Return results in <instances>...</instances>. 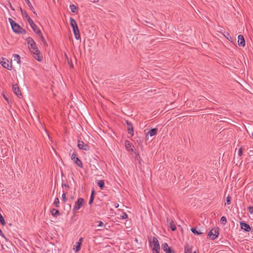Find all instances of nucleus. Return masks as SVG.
<instances>
[{"mask_svg": "<svg viewBox=\"0 0 253 253\" xmlns=\"http://www.w3.org/2000/svg\"><path fill=\"white\" fill-rule=\"evenodd\" d=\"M26 41L29 45V49L34 55V58L38 61H41L42 55L40 51L39 50L36 42L31 37H28Z\"/></svg>", "mask_w": 253, "mask_h": 253, "instance_id": "f257e3e1", "label": "nucleus"}, {"mask_svg": "<svg viewBox=\"0 0 253 253\" xmlns=\"http://www.w3.org/2000/svg\"><path fill=\"white\" fill-rule=\"evenodd\" d=\"M9 22L10 23L13 32L18 34H25V30L22 28L18 24L14 22L11 18H9Z\"/></svg>", "mask_w": 253, "mask_h": 253, "instance_id": "f03ea898", "label": "nucleus"}, {"mask_svg": "<svg viewBox=\"0 0 253 253\" xmlns=\"http://www.w3.org/2000/svg\"><path fill=\"white\" fill-rule=\"evenodd\" d=\"M70 24L73 28L75 38L79 40L80 38V34L76 21L73 18H70Z\"/></svg>", "mask_w": 253, "mask_h": 253, "instance_id": "7ed1b4c3", "label": "nucleus"}, {"mask_svg": "<svg viewBox=\"0 0 253 253\" xmlns=\"http://www.w3.org/2000/svg\"><path fill=\"white\" fill-rule=\"evenodd\" d=\"M29 21V24L32 29H33V30L34 31L35 33L39 35L42 41L43 42H45V40L40 30L37 27V25L34 23L32 20H30Z\"/></svg>", "mask_w": 253, "mask_h": 253, "instance_id": "20e7f679", "label": "nucleus"}, {"mask_svg": "<svg viewBox=\"0 0 253 253\" xmlns=\"http://www.w3.org/2000/svg\"><path fill=\"white\" fill-rule=\"evenodd\" d=\"M84 200L82 198H78L77 201L75 202V206L73 209V212L76 213L77 211L83 206Z\"/></svg>", "mask_w": 253, "mask_h": 253, "instance_id": "39448f33", "label": "nucleus"}, {"mask_svg": "<svg viewBox=\"0 0 253 253\" xmlns=\"http://www.w3.org/2000/svg\"><path fill=\"white\" fill-rule=\"evenodd\" d=\"M0 64L5 68L11 70L12 69V65L9 61L5 58H1L0 59Z\"/></svg>", "mask_w": 253, "mask_h": 253, "instance_id": "423d86ee", "label": "nucleus"}, {"mask_svg": "<svg viewBox=\"0 0 253 253\" xmlns=\"http://www.w3.org/2000/svg\"><path fill=\"white\" fill-rule=\"evenodd\" d=\"M153 247L152 249L153 253H154V252H160V247L159 243L158 242L157 238L155 237H154L153 238Z\"/></svg>", "mask_w": 253, "mask_h": 253, "instance_id": "0eeeda50", "label": "nucleus"}, {"mask_svg": "<svg viewBox=\"0 0 253 253\" xmlns=\"http://www.w3.org/2000/svg\"><path fill=\"white\" fill-rule=\"evenodd\" d=\"M219 235L217 229H212L208 233V236L211 240H214Z\"/></svg>", "mask_w": 253, "mask_h": 253, "instance_id": "6e6552de", "label": "nucleus"}, {"mask_svg": "<svg viewBox=\"0 0 253 253\" xmlns=\"http://www.w3.org/2000/svg\"><path fill=\"white\" fill-rule=\"evenodd\" d=\"M71 159L74 161V162L80 168H82L83 163L81 160L79 159V158L77 156V154L74 152L71 155Z\"/></svg>", "mask_w": 253, "mask_h": 253, "instance_id": "1a4fd4ad", "label": "nucleus"}, {"mask_svg": "<svg viewBox=\"0 0 253 253\" xmlns=\"http://www.w3.org/2000/svg\"><path fill=\"white\" fill-rule=\"evenodd\" d=\"M241 228L245 231L249 232L251 230V227L248 223L244 222H240Z\"/></svg>", "mask_w": 253, "mask_h": 253, "instance_id": "9d476101", "label": "nucleus"}, {"mask_svg": "<svg viewBox=\"0 0 253 253\" xmlns=\"http://www.w3.org/2000/svg\"><path fill=\"white\" fill-rule=\"evenodd\" d=\"M12 89L14 93L19 97L22 96V94L20 90V89L17 84H13L12 86Z\"/></svg>", "mask_w": 253, "mask_h": 253, "instance_id": "9b49d317", "label": "nucleus"}, {"mask_svg": "<svg viewBox=\"0 0 253 253\" xmlns=\"http://www.w3.org/2000/svg\"><path fill=\"white\" fill-rule=\"evenodd\" d=\"M238 43L239 46H245V41L243 36L239 35L238 37Z\"/></svg>", "mask_w": 253, "mask_h": 253, "instance_id": "f8f14e48", "label": "nucleus"}, {"mask_svg": "<svg viewBox=\"0 0 253 253\" xmlns=\"http://www.w3.org/2000/svg\"><path fill=\"white\" fill-rule=\"evenodd\" d=\"M77 146L81 150L88 151L89 149V147L85 143H78Z\"/></svg>", "mask_w": 253, "mask_h": 253, "instance_id": "ddd939ff", "label": "nucleus"}, {"mask_svg": "<svg viewBox=\"0 0 253 253\" xmlns=\"http://www.w3.org/2000/svg\"><path fill=\"white\" fill-rule=\"evenodd\" d=\"M157 130L158 129L157 128L151 129V130H149L148 132H147L146 137L148 135L150 136L151 137L153 136L157 133Z\"/></svg>", "mask_w": 253, "mask_h": 253, "instance_id": "4468645a", "label": "nucleus"}, {"mask_svg": "<svg viewBox=\"0 0 253 253\" xmlns=\"http://www.w3.org/2000/svg\"><path fill=\"white\" fill-rule=\"evenodd\" d=\"M167 221L169 223V227L171 230L173 231H175L176 229V227L174 222L172 220H170L168 218H167Z\"/></svg>", "mask_w": 253, "mask_h": 253, "instance_id": "2eb2a0df", "label": "nucleus"}, {"mask_svg": "<svg viewBox=\"0 0 253 253\" xmlns=\"http://www.w3.org/2000/svg\"><path fill=\"white\" fill-rule=\"evenodd\" d=\"M20 10L22 15L24 17H25V18L27 20L28 23H29V20H32L31 18L28 16V14L25 10H23L22 8L20 9Z\"/></svg>", "mask_w": 253, "mask_h": 253, "instance_id": "dca6fc26", "label": "nucleus"}, {"mask_svg": "<svg viewBox=\"0 0 253 253\" xmlns=\"http://www.w3.org/2000/svg\"><path fill=\"white\" fill-rule=\"evenodd\" d=\"M125 146L126 149L128 151H133L134 146L132 145V143H125Z\"/></svg>", "mask_w": 253, "mask_h": 253, "instance_id": "f3484780", "label": "nucleus"}, {"mask_svg": "<svg viewBox=\"0 0 253 253\" xmlns=\"http://www.w3.org/2000/svg\"><path fill=\"white\" fill-rule=\"evenodd\" d=\"M13 61H15L17 63H20V57L18 54H14L13 55Z\"/></svg>", "mask_w": 253, "mask_h": 253, "instance_id": "a211bd4d", "label": "nucleus"}, {"mask_svg": "<svg viewBox=\"0 0 253 253\" xmlns=\"http://www.w3.org/2000/svg\"><path fill=\"white\" fill-rule=\"evenodd\" d=\"M51 213L53 216H57L59 215V211L55 209H52L51 211Z\"/></svg>", "mask_w": 253, "mask_h": 253, "instance_id": "6ab92c4d", "label": "nucleus"}, {"mask_svg": "<svg viewBox=\"0 0 253 253\" xmlns=\"http://www.w3.org/2000/svg\"><path fill=\"white\" fill-rule=\"evenodd\" d=\"M127 131L129 134H132L133 132V127L131 124L127 122Z\"/></svg>", "mask_w": 253, "mask_h": 253, "instance_id": "aec40b11", "label": "nucleus"}, {"mask_svg": "<svg viewBox=\"0 0 253 253\" xmlns=\"http://www.w3.org/2000/svg\"><path fill=\"white\" fill-rule=\"evenodd\" d=\"M191 231L194 234L198 235L202 234L203 233L200 232V231H197L196 228H192L191 229Z\"/></svg>", "mask_w": 253, "mask_h": 253, "instance_id": "412c9836", "label": "nucleus"}, {"mask_svg": "<svg viewBox=\"0 0 253 253\" xmlns=\"http://www.w3.org/2000/svg\"><path fill=\"white\" fill-rule=\"evenodd\" d=\"M70 8L71 10L73 13H76L77 11V7L75 4H71L70 5Z\"/></svg>", "mask_w": 253, "mask_h": 253, "instance_id": "4be33fe9", "label": "nucleus"}, {"mask_svg": "<svg viewBox=\"0 0 253 253\" xmlns=\"http://www.w3.org/2000/svg\"><path fill=\"white\" fill-rule=\"evenodd\" d=\"M97 185L101 188L103 189V188L104 187V182L103 180H99L97 182Z\"/></svg>", "mask_w": 253, "mask_h": 253, "instance_id": "5701e85b", "label": "nucleus"}, {"mask_svg": "<svg viewBox=\"0 0 253 253\" xmlns=\"http://www.w3.org/2000/svg\"><path fill=\"white\" fill-rule=\"evenodd\" d=\"M94 191L93 190H92V192H91V194L90 195V199H89V203L88 204L89 205H91L92 203H93V200H94Z\"/></svg>", "mask_w": 253, "mask_h": 253, "instance_id": "b1692460", "label": "nucleus"}, {"mask_svg": "<svg viewBox=\"0 0 253 253\" xmlns=\"http://www.w3.org/2000/svg\"><path fill=\"white\" fill-rule=\"evenodd\" d=\"M81 249V243H76V246L75 248H74V250H75V252H79Z\"/></svg>", "mask_w": 253, "mask_h": 253, "instance_id": "393cba45", "label": "nucleus"}, {"mask_svg": "<svg viewBox=\"0 0 253 253\" xmlns=\"http://www.w3.org/2000/svg\"><path fill=\"white\" fill-rule=\"evenodd\" d=\"M191 248L188 245H186L185 247V253H191Z\"/></svg>", "mask_w": 253, "mask_h": 253, "instance_id": "a878e982", "label": "nucleus"}, {"mask_svg": "<svg viewBox=\"0 0 253 253\" xmlns=\"http://www.w3.org/2000/svg\"><path fill=\"white\" fill-rule=\"evenodd\" d=\"M25 1H26V2L27 3V5H28V6L29 7L30 9L32 10V11H33L34 8V7L33 6L32 3H31V2L29 0H25Z\"/></svg>", "mask_w": 253, "mask_h": 253, "instance_id": "bb28decb", "label": "nucleus"}, {"mask_svg": "<svg viewBox=\"0 0 253 253\" xmlns=\"http://www.w3.org/2000/svg\"><path fill=\"white\" fill-rule=\"evenodd\" d=\"M53 205L56 207L58 208L59 207V200L58 198L55 199Z\"/></svg>", "mask_w": 253, "mask_h": 253, "instance_id": "cd10ccee", "label": "nucleus"}, {"mask_svg": "<svg viewBox=\"0 0 253 253\" xmlns=\"http://www.w3.org/2000/svg\"><path fill=\"white\" fill-rule=\"evenodd\" d=\"M62 187L64 189L65 191H68L69 189V185L67 183H62Z\"/></svg>", "mask_w": 253, "mask_h": 253, "instance_id": "c85d7f7f", "label": "nucleus"}, {"mask_svg": "<svg viewBox=\"0 0 253 253\" xmlns=\"http://www.w3.org/2000/svg\"><path fill=\"white\" fill-rule=\"evenodd\" d=\"M220 222L223 225H225L227 222L226 218L225 216H222L220 218Z\"/></svg>", "mask_w": 253, "mask_h": 253, "instance_id": "c756f323", "label": "nucleus"}, {"mask_svg": "<svg viewBox=\"0 0 253 253\" xmlns=\"http://www.w3.org/2000/svg\"><path fill=\"white\" fill-rule=\"evenodd\" d=\"M162 248L163 250L164 251H166L168 249V248H169V247L168 244L167 243H164L162 245Z\"/></svg>", "mask_w": 253, "mask_h": 253, "instance_id": "7c9ffc66", "label": "nucleus"}, {"mask_svg": "<svg viewBox=\"0 0 253 253\" xmlns=\"http://www.w3.org/2000/svg\"><path fill=\"white\" fill-rule=\"evenodd\" d=\"M127 217L128 216L126 212L122 213V215H121V218L123 219L127 218Z\"/></svg>", "mask_w": 253, "mask_h": 253, "instance_id": "2f4dec72", "label": "nucleus"}, {"mask_svg": "<svg viewBox=\"0 0 253 253\" xmlns=\"http://www.w3.org/2000/svg\"><path fill=\"white\" fill-rule=\"evenodd\" d=\"M231 197H229V196H228L227 198H226V203H225V204H227L228 205H230L231 204Z\"/></svg>", "mask_w": 253, "mask_h": 253, "instance_id": "473e14b6", "label": "nucleus"}, {"mask_svg": "<svg viewBox=\"0 0 253 253\" xmlns=\"http://www.w3.org/2000/svg\"><path fill=\"white\" fill-rule=\"evenodd\" d=\"M166 253H174V251L171 250L170 248H168L167 250L164 251Z\"/></svg>", "mask_w": 253, "mask_h": 253, "instance_id": "72a5a7b5", "label": "nucleus"}, {"mask_svg": "<svg viewBox=\"0 0 253 253\" xmlns=\"http://www.w3.org/2000/svg\"><path fill=\"white\" fill-rule=\"evenodd\" d=\"M248 209L249 212L251 214H253V206L249 207Z\"/></svg>", "mask_w": 253, "mask_h": 253, "instance_id": "f704fd0d", "label": "nucleus"}, {"mask_svg": "<svg viewBox=\"0 0 253 253\" xmlns=\"http://www.w3.org/2000/svg\"><path fill=\"white\" fill-rule=\"evenodd\" d=\"M62 200L64 201V202H66L67 201V198L66 197V194L65 193L64 191H63V193L62 194Z\"/></svg>", "mask_w": 253, "mask_h": 253, "instance_id": "c9c22d12", "label": "nucleus"}, {"mask_svg": "<svg viewBox=\"0 0 253 253\" xmlns=\"http://www.w3.org/2000/svg\"><path fill=\"white\" fill-rule=\"evenodd\" d=\"M97 223H98V226L102 227L104 225V223L101 221H98Z\"/></svg>", "mask_w": 253, "mask_h": 253, "instance_id": "e433bc0d", "label": "nucleus"}, {"mask_svg": "<svg viewBox=\"0 0 253 253\" xmlns=\"http://www.w3.org/2000/svg\"><path fill=\"white\" fill-rule=\"evenodd\" d=\"M238 155L241 156L242 155V148L241 147L238 150Z\"/></svg>", "mask_w": 253, "mask_h": 253, "instance_id": "4c0bfd02", "label": "nucleus"}, {"mask_svg": "<svg viewBox=\"0 0 253 253\" xmlns=\"http://www.w3.org/2000/svg\"><path fill=\"white\" fill-rule=\"evenodd\" d=\"M134 153L136 154V159L137 160H139V159H140V157L139 156L138 154H136L135 152H134Z\"/></svg>", "mask_w": 253, "mask_h": 253, "instance_id": "58836bf2", "label": "nucleus"}, {"mask_svg": "<svg viewBox=\"0 0 253 253\" xmlns=\"http://www.w3.org/2000/svg\"><path fill=\"white\" fill-rule=\"evenodd\" d=\"M0 235L1 236V237H3L4 238H5V236L4 235V234L3 233L2 230L0 229Z\"/></svg>", "mask_w": 253, "mask_h": 253, "instance_id": "ea45409f", "label": "nucleus"}, {"mask_svg": "<svg viewBox=\"0 0 253 253\" xmlns=\"http://www.w3.org/2000/svg\"><path fill=\"white\" fill-rule=\"evenodd\" d=\"M83 238H81L79 239V241H78V242H77V243H81V244H82V241H83Z\"/></svg>", "mask_w": 253, "mask_h": 253, "instance_id": "a19ab883", "label": "nucleus"}, {"mask_svg": "<svg viewBox=\"0 0 253 253\" xmlns=\"http://www.w3.org/2000/svg\"><path fill=\"white\" fill-rule=\"evenodd\" d=\"M227 35H228V37H227V39L228 40L230 41V40H231V37L230 36L229 34H227Z\"/></svg>", "mask_w": 253, "mask_h": 253, "instance_id": "79ce46f5", "label": "nucleus"}, {"mask_svg": "<svg viewBox=\"0 0 253 253\" xmlns=\"http://www.w3.org/2000/svg\"><path fill=\"white\" fill-rule=\"evenodd\" d=\"M44 131H45V133H46L48 138H49V140L52 141V140L50 139V137H49V135L47 134V133L46 132V130H44Z\"/></svg>", "mask_w": 253, "mask_h": 253, "instance_id": "37998d69", "label": "nucleus"}, {"mask_svg": "<svg viewBox=\"0 0 253 253\" xmlns=\"http://www.w3.org/2000/svg\"><path fill=\"white\" fill-rule=\"evenodd\" d=\"M119 204H117V203H116V204H115V208H118V207H119Z\"/></svg>", "mask_w": 253, "mask_h": 253, "instance_id": "c03bdc74", "label": "nucleus"}, {"mask_svg": "<svg viewBox=\"0 0 253 253\" xmlns=\"http://www.w3.org/2000/svg\"><path fill=\"white\" fill-rule=\"evenodd\" d=\"M3 97L5 98V99L8 102V98L5 95H3Z\"/></svg>", "mask_w": 253, "mask_h": 253, "instance_id": "a18cd8bd", "label": "nucleus"}, {"mask_svg": "<svg viewBox=\"0 0 253 253\" xmlns=\"http://www.w3.org/2000/svg\"><path fill=\"white\" fill-rule=\"evenodd\" d=\"M99 0H94V1H93L94 3H95V2H98Z\"/></svg>", "mask_w": 253, "mask_h": 253, "instance_id": "49530a36", "label": "nucleus"}, {"mask_svg": "<svg viewBox=\"0 0 253 253\" xmlns=\"http://www.w3.org/2000/svg\"><path fill=\"white\" fill-rule=\"evenodd\" d=\"M78 143H80V142H83V141H81L80 140H79V141H78Z\"/></svg>", "mask_w": 253, "mask_h": 253, "instance_id": "de8ad7c7", "label": "nucleus"}, {"mask_svg": "<svg viewBox=\"0 0 253 253\" xmlns=\"http://www.w3.org/2000/svg\"><path fill=\"white\" fill-rule=\"evenodd\" d=\"M154 253H160V252H154Z\"/></svg>", "mask_w": 253, "mask_h": 253, "instance_id": "09e8293b", "label": "nucleus"}, {"mask_svg": "<svg viewBox=\"0 0 253 253\" xmlns=\"http://www.w3.org/2000/svg\"><path fill=\"white\" fill-rule=\"evenodd\" d=\"M11 8L12 10H14V8H13L12 7H11Z\"/></svg>", "mask_w": 253, "mask_h": 253, "instance_id": "8fccbe9b", "label": "nucleus"}, {"mask_svg": "<svg viewBox=\"0 0 253 253\" xmlns=\"http://www.w3.org/2000/svg\"><path fill=\"white\" fill-rule=\"evenodd\" d=\"M252 136H253V132L252 133Z\"/></svg>", "mask_w": 253, "mask_h": 253, "instance_id": "3c124183", "label": "nucleus"}, {"mask_svg": "<svg viewBox=\"0 0 253 253\" xmlns=\"http://www.w3.org/2000/svg\"><path fill=\"white\" fill-rule=\"evenodd\" d=\"M193 253H197L196 252H194Z\"/></svg>", "mask_w": 253, "mask_h": 253, "instance_id": "603ef678", "label": "nucleus"}, {"mask_svg": "<svg viewBox=\"0 0 253 253\" xmlns=\"http://www.w3.org/2000/svg\"><path fill=\"white\" fill-rule=\"evenodd\" d=\"M252 164H253V160L252 161Z\"/></svg>", "mask_w": 253, "mask_h": 253, "instance_id": "864d4df0", "label": "nucleus"}]
</instances>
